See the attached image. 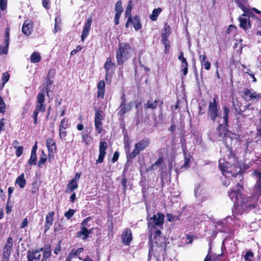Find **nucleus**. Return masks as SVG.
<instances>
[{"mask_svg":"<svg viewBox=\"0 0 261 261\" xmlns=\"http://www.w3.org/2000/svg\"><path fill=\"white\" fill-rule=\"evenodd\" d=\"M240 21V27L244 30H247L251 28L250 19L245 16H240L239 17Z\"/></svg>","mask_w":261,"mask_h":261,"instance_id":"b1692460","label":"nucleus"},{"mask_svg":"<svg viewBox=\"0 0 261 261\" xmlns=\"http://www.w3.org/2000/svg\"><path fill=\"white\" fill-rule=\"evenodd\" d=\"M242 16L248 17L247 18H256L257 17L254 14V12L251 9H248L244 11V13L242 14Z\"/></svg>","mask_w":261,"mask_h":261,"instance_id":"37998d69","label":"nucleus"},{"mask_svg":"<svg viewBox=\"0 0 261 261\" xmlns=\"http://www.w3.org/2000/svg\"><path fill=\"white\" fill-rule=\"evenodd\" d=\"M75 213V211L74 209H69L65 213L64 216L67 219H70Z\"/></svg>","mask_w":261,"mask_h":261,"instance_id":"4d7b16f0","label":"nucleus"},{"mask_svg":"<svg viewBox=\"0 0 261 261\" xmlns=\"http://www.w3.org/2000/svg\"><path fill=\"white\" fill-rule=\"evenodd\" d=\"M6 106L3 97L0 96V113L4 114L6 112Z\"/></svg>","mask_w":261,"mask_h":261,"instance_id":"3c124183","label":"nucleus"},{"mask_svg":"<svg viewBox=\"0 0 261 261\" xmlns=\"http://www.w3.org/2000/svg\"><path fill=\"white\" fill-rule=\"evenodd\" d=\"M253 173L257 176V179L253 192L260 197L261 196V172L254 170Z\"/></svg>","mask_w":261,"mask_h":261,"instance_id":"a211bd4d","label":"nucleus"},{"mask_svg":"<svg viewBox=\"0 0 261 261\" xmlns=\"http://www.w3.org/2000/svg\"><path fill=\"white\" fill-rule=\"evenodd\" d=\"M95 129L98 134H100L102 131V123L101 121H94Z\"/></svg>","mask_w":261,"mask_h":261,"instance_id":"49530a36","label":"nucleus"},{"mask_svg":"<svg viewBox=\"0 0 261 261\" xmlns=\"http://www.w3.org/2000/svg\"><path fill=\"white\" fill-rule=\"evenodd\" d=\"M181 63V70L182 71V74L184 75H187L188 72V63L187 61V59H185L181 61H180Z\"/></svg>","mask_w":261,"mask_h":261,"instance_id":"ea45409f","label":"nucleus"},{"mask_svg":"<svg viewBox=\"0 0 261 261\" xmlns=\"http://www.w3.org/2000/svg\"><path fill=\"white\" fill-rule=\"evenodd\" d=\"M54 215L55 212L54 211L49 212L46 214L44 224V233H46L53 225L54 220Z\"/></svg>","mask_w":261,"mask_h":261,"instance_id":"412c9836","label":"nucleus"},{"mask_svg":"<svg viewBox=\"0 0 261 261\" xmlns=\"http://www.w3.org/2000/svg\"><path fill=\"white\" fill-rule=\"evenodd\" d=\"M68 121L66 118H63L60 121L59 127L60 128L66 129L68 127Z\"/></svg>","mask_w":261,"mask_h":261,"instance_id":"a18cd8bd","label":"nucleus"},{"mask_svg":"<svg viewBox=\"0 0 261 261\" xmlns=\"http://www.w3.org/2000/svg\"><path fill=\"white\" fill-rule=\"evenodd\" d=\"M39 112L34 110L32 115V118L34 120V124H37L38 123V116Z\"/></svg>","mask_w":261,"mask_h":261,"instance_id":"0e129e2a","label":"nucleus"},{"mask_svg":"<svg viewBox=\"0 0 261 261\" xmlns=\"http://www.w3.org/2000/svg\"><path fill=\"white\" fill-rule=\"evenodd\" d=\"M124 148L125 151L126 158L127 161L132 160L133 159L129 158V155L131 153L130 152V142L129 141V138L128 136H125L124 138Z\"/></svg>","mask_w":261,"mask_h":261,"instance_id":"bb28decb","label":"nucleus"},{"mask_svg":"<svg viewBox=\"0 0 261 261\" xmlns=\"http://www.w3.org/2000/svg\"><path fill=\"white\" fill-rule=\"evenodd\" d=\"M10 79V74L8 72H6L3 73L2 80L3 81V86L8 82Z\"/></svg>","mask_w":261,"mask_h":261,"instance_id":"13d9d810","label":"nucleus"},{"mask_svg":"<svg viewBox=\"0 0 261 261\" xmlns=\"http://www.w3.org/2000/svg\"><path fill=\"white\" fill-rule=\"evenodd\" d=\"M81 136L83 142H84L86 145H89L92 139L91 137L88 134L83 132L81 133Z\"/></svg>","mask_w":261,"mask_h":261,"instance_id":"79ce46f5","label":"nucleus"},{"mask_svg":"<svg viewBox=\"0 0 261 261\" xmlns=\"http://www.w3.org/2000/svg\"><path fill=\"white\" fill-rule=\"evenodd\" d=\"M106 84L103 80H101L97 84V97L103 99L105 93Z\"/></svg>","mask_w":261,"mask_h":261,"instance_id":"5701e85b","label":"nucleus"},{"mask_svg":"<svg viewBox=\"0 0 261 261\" xmlns=\"http://www.w3.org/2000/svg\"><path fill=\"white\" fill-rule=\"evenodd\" d=\"M143 120V116L137 114L136 117V125H138L139 124L142 123Z\"/></svg>","mask_w":261,"mask_h":261,"instance_id":"338daca9","label":"nucleus"},{"mask_svg":"<svg viewBox=\"0 0 261 261\" xmlns=\"http://www.w3.org/2000/svg\"><path fill=\"white\" fill-rule=\"evenodd\" d=\"M9 39L4 38V42L5 45L2 49V53H3V54L7 55L8 53L9 43Z\"/></svg>","mask_w":261,"mask_h":261,"instance_id":"de8ad7c7","label":"nucleus"},{"mask_svg":"<svg viewBox=\"0 0 261 261\" xmlns=\"http://www.w3.org/2000/svg\"><path fill=\"white\" fill-rule=\"evenodd\" d=\"M243 95L242 97L246 99L247 100H258L261 98V94H256V93L248 88H244L242 91Z\"/></svg>","mask_w":261,"mask_h":261,"instance_id":"4468645a","label":"nucleus"},{"mask_svg":"<svg viewBox=\"0 0 261 261\" xmlns=\"http://www.w3.org/2000/svg\"><path fill=\"white\" fill-rule=\"evenodd\" d=\"M223 119L224 121V124H219L216 130L218 133V136L219 137H223V138H226L227 134L229 133L230 131L228 129L229 123V115L230 113V109L226 106L223 107Z\"/></svg>","mask_w":261,"mask_h":261,"instance_id":"20e7f679","label":"nucleus"},{"mask_svg":"<svg viewBox=\"0 0 261 261\" xmlns=\"http://www.w3.org/2000/svg\"><path fill=\"white\" fill-rule=\"evenodd\" d=\"M11 254L6 253L5 252H2V261H9L10 257Z\"/></svg>","mask_w":261,"mask_h":261,"instance_id":"052dcab7","label":"nucleus"},{"mask_svg":"<svg viewBox=\"0 0 261 261\" xmlns=\"http://www.w3.org/2000/svg\"><path fill=\"white\" fill-rule=\"evenodd\" d=\"M229 150L228 161L224 164H219V168L223 174L224 173H230L231 176L233 177H236L238 175H239L240 176L243 178L241 173V169L236 165L238 162V158L231 148H229Z\"/></svg>","mask_w":261,"mask_h":261,"instance_id":"f03ea898","label":"nucleus"},{"mask_svg":"<svg viewBox=\"0 0 261 261\" xmlns=\"http://www.w3.org/2000/svg\"><path fill=\"white\" fill-rule=\"evenodd\" d=\"M163 100H153L152 99H148L147 100L146 102L144 104V108L145 110H151L152 111H154L157 109L158 105L159 104L160 108V111H161V115L162 116V106L163 105Z\"/></svg>","mask_w":261,"mask_h":261,"instance_id":"9b49d317","label":"nucleus"},{"mask_svg":"<svg viewBox=\"0 0 261 261\" xmlns=\"http://www.w3.org/2000/svg\"><path fill=\"white\" fill-rule=\"evenodd\" d=\"M132 101L127 103H120L118 108L117 115L121 120H124L125 118V114L126 113L130 112L132 110Z\"/></svg>","mask_w":261,"mask_h":261,"instance_id":"f8f14e48","label":"nucleus"},{"mask_svg":"<svg viewBox=\"0 0 261 261\" xmlns=\"http://www.w3.org/2000/svg\"><path fill=\"white\" fill-rule=\"evenodd\" d=\"M94 110L95 111L94 121H102L104 119L102 111L96 107H94Z\"/></svg>","mask_w":261,"mask_h":261,"instance_id":"473e14b6","label":"nucleus"},{"mask_svg":"<svg viewBox=\"0 0 261 261\" xmlns=\"http://www.w3.org/2000/svg\"><path fill=\"white\" fill-rule=\"evenodd\" d=\"M45 102V94L44 89H42L41 92L38 93L37 95V103L35 106V111L38 112H44L46 110V106Z\"/></svg>","mask_w":261,"mask_h":261,"instance_id":"9d476101","label":"nucleus"},{"mask_svg":"<svg viewBox=\"0 0 261 261\" xmlns=\"http://www.w3.org/2000/svg\"><path fill=\"white\" fill-rule=\"evenodd\" d=\"M162 40L165 46L164 53L166 54H168L170 46V42L168 40V38H167V37L164 36L163 38H162Z\"/></svg>","mask_w":261,"mask_h":261,"instance_id":"58836bf2","label":"nucleus"},{"mask_svg":"<svg viewBox=\"0 0 261 261\" xmlns=\"http://www.w3.org/2000/svg\"><path fill=\"white\" fill-rule=\"evenodd\" d=\"M120 153L118 151H115L113 154V156L112 159V162L115 163L116 162L119 157Z\"/></svg>","mask_w":261,"mask_h":261,"instance_id":"774afa93","label":"nucleus"},{"mask_svg":"<svg viewBox=\"0 0 261 261\" xmlns=\"http://www.w3.org/2000/svg\"><path fill=\"white\" fill-rule=\"evenodd\" d=\"M92 232V229L88 230L86 227H82L80 230L77 232V237H83V239H86L89 234Z\"/></svg>","mask_w":261,"mask_h":261,"instance_id":"a878e982","label":"nucleus"},{"mask_svg":"<svg viewBox=\"0 0 261 261\" xmlns=\"http://www.w3.org/2000/svg\"><path fill=\"white\" fill-rule=\"evenodd\" d=\"M82 173L81 172H76L74 176L70 181H73L75 183H77L78 181L79 180L81 176Z\"/></svg>","mask_w":261,"mask_h":261,"instance_id":"e2e57ef3","label":"nucleus"},{"mask_svg":"<svg viewBox=\"0 0 261 261\" xmlns=\"http://www.w3.org/2000/svg\"><path fill=\"white\" fill-rule=\"evenodd\" d=\"M171 34V28L170 27L167 22L164 23L163 32L161 34V38H163L164 36L167 37V38H168L169 36Z\"/></svg>","mask_w":261,"mask_h":261,"instance_id":"72a5a7b5","label":"nucleus"},{"mask_svg":"<svg viewBox=\"0 0 261 261\" xmlns=\"http://www.w3.org/2000/svg\"><path fill=\"white\" fill-rule=\"evenodd\" d=\"M165 161V158L164 156H160L158 159L153 164V165L156 168V169L158 168V167L162 165Z\"/></svg>","mask_w":261,"mask_h":261,"instance_id":"6e6d98bb","label":"nucleus"},{"mask_svg":"<svg viewBox=\"0 0 261 261\" xmlns=\"http://www.w3.org/2000/svg\"><path fill=\"white\" fill-rule=\"evenodd\" d=\"M15 184L17 185L21 189L24 188L26 184V179L24 178V173H21L16 178Z\"/></svg>","mask_w":261,"mask_h":261,"instance_id":"cd10ccee","label":"nucleus"},{"mask_svg":"<svg viewBox=\"0 0 261 261\" xmlns=\"http://www.w3.org/2000/svg\"><path fill=\"white\" fill-rule=\"evenodd\" d=\"M47 161V156L45 152L42 150L41 153L40 154L39 161L38 162V166L41 167Z\"/></svg>","mask_w":261,"mask_h":261,"instance_id":"4c0bfd02","label":"nucleus"},{"mask_svg":"<svg viewBox=\"0 0 261 261\" xmlns=\"http://www.w3.org/2000/svg\"><path fill=\"white\" fill-rule=\"evenodd\" d=\"M104 68L106 71L105 80L107 83L110 84L111 82L112 75L114 73L116 69V64L115 63L112 62L111 57H109L107 59L104 64Z\"/></svg>","mask_w":261,"mask_h":261,"instance_id":"6e6552de","label":"nucleus"},{"mask_svg":"<svg viewBox=\"0 0 261 261\" xmlns=\"http://www.w3.org/2000/svg\"><path fill=\"white\" fill-rule=\"evenodd\" d=\"M53 84V81L51 80L50 77H47L46 85L42 89H44V92L45 91L48 96L50 92L49 88Z\"/></svg>","mask_w":261,"mask_h":261,"instance_id":"a19ab883","label":"nucleus"},{"mask_svg":"<svg viewBox=\"0 0 261 261\" xmlns=\"http://www.w3.org/2000/svg\"><path fill=\"white\" fill-rule=\"evenodd\" d=\"M40 183L37 180L33 182L31 186V193L34 194H37L38 192Z\"/></svg>","mask_w":261,"mask_h":261,"instance_id":"c9c22d12","label":"nucleus"},{"mask_svg":"<svg viewBox=\"0 0 261 261\" xmlns=\"http://www.w3.org/2000/svg\"><path fill=\"white\" fill-rule=\"evenodd\" d=\"M13 246V238L11 237L8 238L7 241L5 244L3 251L5 253L11 254Z\"/></svg>","mask_w":261,"mask_h":261,"instance_id":"393cba45","label":"nucleus"},{"mask_svg":"<svg viewBox=\"0 0 261 261\" xmlns=\"http://www.w3.org/2000/svg\"><path fill=\"white\" fill-rule=\"evenodd\" d=\"M243 186L238 183L235 187L228 192V195L233 201L235 210L240 212H249L256 208L258 205L260 197L252 191L250 195L242 193Z\"/></svg>","mask_w":261,"mask_h":261,"instance_id":"f257e3e1","label":"nucleus"},{"mask_svg":"<svg viewBox=\"0 0 261 261\" xmlns=\"http://www.w3.org/2000/svg\"><path fill=\"white\" fill-rule=\"evenodd\" d=\"M42 251H43V258L47 259L50 257L51 255L50 245L49 244L46 245L44 248H43Z\"/></svg>","mask_w":261,"mask_h":261,"instance_id":"7c9ffc66","label":"nucleus"},{"mask_svg":"<svg viewBox=\"0 0 261 261\" xmlns=\"http://www.w3.org/2000/svg\"><path fill=\"white\" fill-rule=\"evenodd\" d=\"M162 11L161 8H158L153 10L152 13L149 15V18L152 21H156L159 14Z\"/></svg>","mask_w":261,"mask_h":261,"instance_id":"2f4dec72","label":"nucleus"},{"mask_svg":"<svg viewBox=\"0 0 261 261\" xmlns=\"http://www.w3.org/2000/svg\"><path fill=\"white\" fill-rule=\"evenodd\" d=\"M132 49V45L128 43L121 42L118 44L116 54L118 65H123L130 58Z\"/></svg>","mask_w":261,"mask_h":261,"instance_id":"7ed1b4c3","label":"nucleus"},{"mask_svg":"<svg viewBox=\"0 0 261 261\" xmlns=\"http://www.w3.org/2000/svg\"><path fill=\"white\" fill-rule=\"evenodd\" d=\"M15 149H16L15 153H16V156L17 157L20 156L23 153V146H18V147H17Z\"/></svg>","mask_w":261,"mask_h":261,"instance_id":"680f3d73","label":"nucleus"},{"mask_svg":"<svg viewBox=\"0 0 261 261\" xmlns=\"http://www.w3.org/2000/svg\"><path fill=\"white\" fill-rule=\"evenodd\" d=\"M199 61H200L201 65H203L204 66V68L206 70H208L211 68V63L208 61H205L206 59V56L205 54L202 55H199Z\"/></svg>","mask_w":261,"mask_h":261,"instance_id":"c85d7f7f","label":"nucleus"},{"mask_svg":"<svg viewBox=\"0 0 261 261\" xmlns=\"http://www.w3.org/2000/svg\"><path fill=\"white\" fill-rule=\"evenodd\" d=\"M127 182V180L126 177V173L125 171V169H124L122 173V178L121 179V184L122 186V190L123 193H125L127 190V186L126 184Z\"/></svg>","mask_w":261,"mask_h":261,"instance_id":"f704fd0d","label":"nucleus"},{"mask_svg":"<svg viewBox=\"0 0 261 261\" xmlns=\"http://www.w3.org/2000/svg\"><path fill=\"white\" fill-rule=\"evenodd\" d=\"M133 240L131 230L127 228L124 230L121 234V241L125 246H129Z\"/></svg>","mask_w":261,"mask_h":261,"instance_id":"dca6fc26","label":"nucleus"},{"mask_svg":"<svg viewBox=\"0 0 261 261\" xmlns=\"http://www.w3.org/2000/svg\"><path fill=\"white\" fill-rule=\"evenodd\" d=\"M41 58L38 52H34L30 57V60L32 63H37L41 61Z\"/></svg>","mask_w":261,"mask_h":261,"instance_id":"e433bc0d","label":"nucleus"},{"mask_svg":"<svg viewBox=\"0 0 261 261\" xmlns=\"http://www.w3.org/2000/svg\"><path fill=\"white\" fill-rule=\"evenodd\" d=\"M106 154V152H102L99 151L98 159L96 160V164H101L103 163Z\"/></svg>","mask_w":261,"mask_h":261,"instance_id":"8fccbe9b","label":"nucleus"},{"mask_svg":"<svg viewBox=\"0 0 261 261\" xmlns=\"http://www.w3.org/2000/svg\"><path fill=\"white\" fill-rule=\"evenodd\" d=\"M254 253L250 250H248L246 251L245 255L244 256V259L245 261H252L251 258L253 257Z\"/></svg>","mask_w":261,"mask_h":261,"instance_id":"864d4df0","label":"nucleus"},{"mask_svg":"<svg viewBox=\"0 0 261 261\" xmlns=\"http://www.w3.org/2000/svg\"><path fill=\"white\" fill-rule=\"evenodd\" d=\"M79 187L78 184L70 181L67 185L65 192L69 193L76 190Z\"/></svg>","mask_w":261,"mask_h":261,"instance_id":"c756f323","label":"nucleus"},{"mask_svg":"<svg viewBox=\"0 0 261 261\" xmlns=\"http://www.w3.org/2000/svg\"><path fill=\"white\" fill-rule=\"evenodd\" d=\"M43 247L38 248L37 249H29L28 250L27 253V261H33L40 260L41 257V254L40 252L42 251Z\"/></svg>","mask_w":261,"mask_h":261,"instance_id":"2eb2a0df","label":"nucleus"},{"mask_svg":"<svg viewBox=\"0 0 261 261\" xmlns=\"http://www.w3.org/2000/svg\"><path fill=\"white\" fill-rule=\"evenodd\" d=\"M64 229V226L61 223H58V224H56L54 227V231L55 232H58L59 231H62Z\"/></svg>","mask_w":261,"mask_h":261,"instance_id":"69168bd1","label":"nucleus"},{"mask_svg":"<svg viewBox=\"0 0 261 261\" xmlns=\"http://www.w3.org/2000/svg\"><path fill=\"white\" fill-rule=\"evenodd\" d=\"M37 154H31L30 159L28 161V163L30 165H35L37 164Z\"/></svg>","mask_w":261,"mask_h":261,"instance_id":"09e8293b","label":"nucleus"},{"mask_svg":"<svg viewBox=\"0 0 261 261\" xmlns=\"http://www.w3.org/2000/svg\"><path fill=\"white\" fill-rule=\"evenodd\" d=\"M133 25L135 31H138L142 28V25L141 19L138 15H136L133 17L130 16L127 18V21L125 24V27L128 28L129 25Z\"/></svg>","mask_w":261,"mask_h":261,"instance_id":"1a4fd4ad","label":"nucleus"},{"mask_svg":"<svg viewBox=\"0 0 261 261\" xmlns=\"http://www.w3.org/2000/svg\"><path fill=\"white\" fill-rule=\"evenodd\" d=\"M150 215L147 216L148 228L152 230L157 228L162 229L164 222L165 216L161 212H158L157 215H153L149 217Z\"/></svg>","mask_w":261,"mask_h":261,"instance_id":"39448f33","label":"nucleus"},{"mask_svg":"<svg viewBox=\"0 0 261 261\" xmlns=\"http://www.w3.org/2000/svg\"><path fill=\"white\" fill-rule=\"evenodd\" d=\"M115 11H116V13L121 14L123 12V8L122 6V2L121 0L117 2L115 5Z\"/></svg>","mask_w":261,"mask_h":261,"instance_id":"c03bdc74","label":"nucleus"},{"mask_svg":"<svg viewBox=\"0 0 261 261\" xmlns=\"http://www.w3.org/2000/svg\"><path fill=\"white\" fill-rule=\"evenodd\" d=\"M7 7V0H0V9L2 11H4Z\"/></svg>","mask_w":261,"mask_h":261,"instance_id":"bf43d9fd","label":"nucleus"},{"mask_svg":"<svg viewBox=\"0 0 261 261\" xmlns=\"http://www.w3.org/2000/svg\"><path fill=\"white\" fill-rule=\"evenodd\" d=\"M182 149L184 155V164L183 166L185 168H188L190 167V162L192 159V155L189 153H188L187 146L185 145H182Z\"/></svg>","mask_w":261,"mask_h":261,"instance_id":"4be33fe9","label":"nucleus"},{"mask_svg":"<svg viewBox=\"0 0 261 261\" xmlns=\"http://www.w3.org/2000/svg\"><path fill=\"white\" fill-rule=\"evenodd\" d=\"M161 234V231L160 230V228H157L154 229V232L153 233V240H154V243L155 244V247H156L155 249V251L159 250L161 253L164 255L166 253V247L164 245V243H160L158 242L159 241V238L158 239V238L160 237Z\"/></svg>","mask_w":261,"mask_h":261,"instance_id":"ddd939ff","label":"nucleus"},{"mask_svg":"<svg viewBox=\"0 0 261 261\" xmlns=\"http://www.w3.org/2000/svg\"><path fill=\"white\" fill-rule=\"evenodd\" d=\"M108 148L107 143L105 141H101L99 144V151L102 152H106V150Z\"/></svg>","mask_w":261,"mask_h":261,"instance_id":"603ef678","label":"nucleus"},{"mask_svg":"<svg viewBox=\"0 0 261 261\" xmlns=\"http://www.w3.org/2000/svg\"><path fill=\"white\" fill-rule=\"evenodd\" d=\"M67 132L66 131V129L59 128V136L60 139L61 140L65 139V137L67 136Z\"/></svg>","mask_w":261,"mask_h":261,"instance_id":"5fc2aeb1","label":"nucleus"},{"mask_svg":"<svg viewBox=\"0 0 261 261\" xmlns=\"http://www.w3.org/2000/svg\"><path fill=\"white\" fill-rule=\"evenodd\" d=\"M46 146L48 151V160L50 161V156H54V153L57 150V145L55 141L53 138H48L46 140Z\"/></svg>","mask_w":261,"mask_h":261,"instance_id":"f3484780","label":"nucleus"},{"mask_svg":"<svg viewBox=\"0 0 261 261\" xmlns=\"http://www.w3.org/2000/svg\"><path fill=\"white\" fill-rule=\"evenodd\" d=\"M33 29V23L32 20L29 19L25 20L22 27V32L26 36H29L32 34Z\"/></svg>","mask_w":261,"mask_h":261,"instance_id":"6ab92c4d","label":"nucleus"},{"mask_svg":"<svg viewBox=\"0 0 261 261\" xmlns=\"http://www.w3.org/2000/svg\"><path fill=\"white\" fill-rule=\"evenodd\" d=\"M92 22V18L91 17L88 18L87 22L85 23L81 35V40L83 42L87 37L88 36L90 30L91 29V26Z\"/></svg>","mask_w":261,"mask_h":261,"instance_id":"aec40b11","label":"nucleus"},{"mask_svg":"<svg viewBox=\"0 0 261 261\" xmlns=\"http://www.w3.org/2000/svg\"><path fill=\"white\" fill-rule=\"evenodd\" d=\"M218 97L215 95L212 101L208 102L207 116L213 122H215L217 117H220V107L218 102Z\"/></svg>","mask_w":261,"mask_h":261,"instance_id":"423d86ee","label":"nucleus"},{"mask_svg":"<svg viewBox=\"0 0 261 261\" xmlns=\"http://www.w3.org/2000/svg\"><path fill=\"white\" fill-rule=\"evenodd\" d=\"M150 143V141L149 138H145L141 140L135 145L134 149L129 155V158L135 159L141 151L143 150L149 146Z\"/></svg>","mask_w":261,"mask_h":261,"instance_id":"0eeeda50","label":"nucleus"}]
</instances>
